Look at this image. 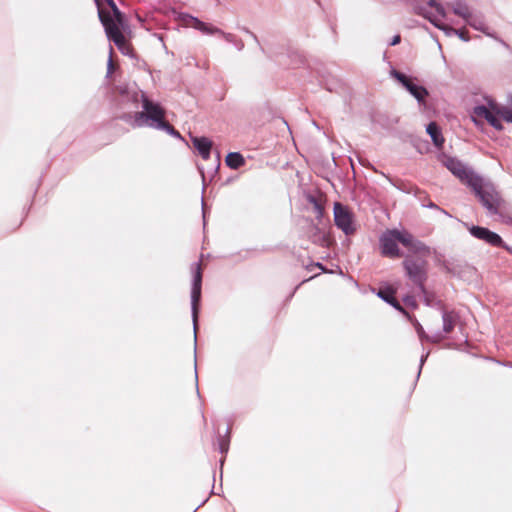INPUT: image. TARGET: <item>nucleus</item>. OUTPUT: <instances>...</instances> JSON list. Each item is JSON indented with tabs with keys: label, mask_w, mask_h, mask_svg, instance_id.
<instances>
[{
	"label": "nucleus",
	"mask_w": 512,
	"mask_h": 512,
	"mask_svg": "<svg viewBox=\"0 0 512 512\" xmlns=\"http://www.w3.org/2000/svg\"><path fill=\"white\" fill-rule=\"evenodd\" d=\"M441 163L463 184L470 187L479 198L483 206L490 212L496 213L500 204V197L494 185L474 173L459 160L443 155L440 158Z\"/></svg>",
	"instance_id": "obj_1"
},
{
	"label": "nucleus",
	"mask_w": 512,
	"mask_h": 512,
	"mask_svg": "<svg viewBox=\"0 0 512 512\" xmlns=\"http://www.w3.org/2000/svg\"><path fill=\"white\" fill-rule=\"evenodd\" d=\"M107 3L109 6L108 11L98 6L99 18L105 27L108 38L115 43L123 54L129 55L131 49L124 35L128 25L113 0H107Z\"/></svg>",
	"instance_id": "obj_2"
},
{
	"label": "nucleus",
	"mask_w": 512,
	"mask_h": 512,
	"mask_svg": "<svg viewBox=\"0 0 512 512\" xmlns=\"http://www.w3.org/2000/svg\"><path fill=\"white\" fill-rule=\"evenodd\" d=\"M398 244H402L410 254L424 256L429 253V248L417 241L405 230H387L380 238L382 254L387 257H400Z\"/></svg>",
	"instance_id": "obj_3"
},
{
	"label": "nucleus",
	"mask_w": 512,
	"mask_h": 512,
	"mask_svg": "<svg viewBox=\"0 0 512 512\" xmlns=\"http://www.w3.org/2000/svg\"><path fill=\"white\" fill-rule=\"evenodd\" d=\"M416 13L428 19L435 27L442 30L446 35H457L461 40H470L467 30L454 29L442 22L447 14L444 7L435 0H412Z\"/></svg>",
	"instance_id": "obj_4"
},
{
	"label": "nucleus",
	"mask_w": 512,
	"mask_h": 512,
	"mask_svg": "<svg viewBox=\"0 0 512 512\" xmlns=\"http://www.w3.org/2000/svg\"><path fill=\"white\" fill-rule=\"evenodd\" d=\"M471 119L478 127H481L486 122L496 130H502L501 104L497 103L490 97H486L484 98L483 103L477 104L473 107Z\"/></svg>",
	"instance_id": "obj_5"
},
{
	"label": "nucleus",
	"mask_w": 512,
	"mask_h": 512,
	"mask_svg": "<svg viewBox=\"0 0 512 512\" xmlns=\"http://www.w3.org/2000/svg\"><path fill=\"white\" fill-rule=\"evenodd\" d=\"M140 98L143 110L134 114L133 125L157 128L165 120V110L159 104L149 100L143 93H140Z\"/></svg>",
	"instance_id": "obj_6"
},
{
	"label": "nucleus",
	"mask_w": 512,
	"mask_h": 512,
	"mask_svg": "<svg viewBox=\"0 0 512 512\" xmlns=\"http://www.w3.org/2000/svg\"><path fill=\"white\" fill-rule=\"evenodd\" d=\"M429 254L430 252L424 256L410 254L404 261V268L408 277L419 286L423 284L426 278L425 261L423 258Z\"/></svg>",
	"instance_id": "obj_7"
},
{
	"label": "nucleus",
	"mask_w": 512,
	"mask_h": 512,
	"mask_svg": "<svg viewBox=\"0 0 512 512\" xmlns=\"http://www.w3.org/2000/svg\"><path fill=\"white\" fill-rule=\"evenodd\" d=\"M334 221L346 235L354 233L356 229L352 213L340 203L334 204Z\"/></svg>",
	"instance_id": "obj_8"
},
{
	"label": "nucleus",
	"mask_w": 512,
	"mask_h": 512,
	"mask_svg": "<svg viewBox=\"0 0 512 512\" xmlns=\"http://www.w3.org/2000/svg\"><path fill=\"white\" fill-rule=\"evenodd\" d=\"M182 21H183V24L185 26L197 29V30L201 31L204 34H207V35H221L227 41H232V35L231 34L225 33L221 29H219V28H217V27H215V26H213L211 24L205 23V22L199 20L198 18H195V17L190 16V15H186V16H184L182 18Z\"/></svg>",
	"instance_id": "obj_9"
},
{
	"label": "nucleus",
	"mask_w": 512,
	"mask_h": 512,
	"mask_svg": "<svg viewBox=\"0 0 512 512\" xmlns=\"http://www.w3.org/2000/svg\"><path fill=\"white\" fill-rule=\"evenodd\" d=\"M391 75L398 80L420 103L424 102L428 92L423 86L417 85L412 79L398 71L393 70Z\"/></svg>",
	"instance_id": "obj_10"
},
{
	"label": "nucleus",
	"mask_w": 512,
	"mask_h": 512,
	"mask_svg": "<svg viewBox=\"0 0 512 512\" xmlns=\"http://www.w3.org/2000/svg\"><path fill=\"white\" fill-rule=\"evenodd\" d=\"M201 283H202V272L200 264H196L194 276H193V285L191 292V304H192V316L194 329L196 330L197 325V305L201 296Z\"/></svg>",
	"instance_id": "obj_11"
},
{
	"label": "nucleus",
	"mask_w": 512,
	"mask_h": 512,
	"mask_svg": "<svg viewBox=\"0 0 512 512\" xmlns=\"http://www.w3.org/2000/svg\"><path fill=\"white\" fill-rule=\"evenodd\" d=\"M470 233L474 237L484 240L494 246H499L502 242L501 237L498 234L483 227L473 226L470 228Z\"/></svg>",
	"instance_id": "obj_12"
},
{
	"label": "nucleus",
	"mask_w": 512,
	"mask_h": 512,
	"mask_svg": "<svg viewBox=\"0 0 512 512\" xmlns=\"http://www.w3.org/2000/svg\"><path fill=\"white\" fill-rule=\"evenodd\" d=\"M395 294H396V288H394L392 286H387V287H384V288H380L378 293H377V295L382 300H384L385 302L389 303L390 305H392L397 310H399V311L403 312L405 315H407V313L403 310V308L400 306V304L395 299Z\"/></svg>",
	"instance_id": "obj_13"
},
{
	"label": "nucleus",
	"mask_w": 512,
	"mask_h": 512,
	"mask_svg": "<svg viewBox=\"0 0 512 512\" xmlns=\"http://www.w3.org/2000/svg\"><path fill=\"white\" fill-rule=\"evenodd\" d=\"M192 142L203 159H208L210 157L212 142L208 138L193 137Z\"/></svg>",
	"instance_id": "obj_14"
},
{
	"label": "nucleus",
	"mask_w": 512,
	"mask_h": 512,
	"mask_svg": "<svg viewBox=\"0 0 512 512\" xmlns=\"http://www.w3.org/2000/svg\"><path fill=\"white\" fill-rule=\"evenodd\" d=\"M449 7L452 9L453 13L467 22V20L470 18V16L473 14L470 10L469 6L462 2V1H456L454 3L449 4Z\"/></svg>",
	"instance_id": "obj_15"
},
{
	"label": "nucleus",
	"mask_w": 512,
	"mask_h": 512,
	"mask_svg": "<svg viewBox=\"0 0 512 512\" xmlns=\"http://www.w3.org/2000/svg\"><path fill=\"white\" fill-rule=\"evenodd\" d=\"M426 131L430 135L434 145L437 148H441L444 144V138L437 124L435 122H431L428 124Z\"/></svg>",
	"instance_id": "obj_16"
},
{
	"label": "nucleus",
	"mask_w": 512,
	"mask_h": 512,
	"mask_svg": "<svg viewBox=\"0 0 512 512\" xmlns=\"http://www.w3.org/2000/svg\"><path fill=\"white\" fill-rule=\"evenodd\" d=\"M475 30L481 31L489 37H494L488 30L487 26L484 23V20L481 16L472 14L470 18L466 22Z\"/></svg>",
	"instance_id": "obj_17"
},
{
	"label": "nucleus",
	"mask_w": 512,
	"mask_h": 512,
	"mask_svg": "<svg viewBox=\"0 0 512 512\" xmlns=\"http://www.w3.org/2000/svg\"><path fill=\"white\" fill-rule=\"evenodd\" d=\"M410 321L414 325V327H415V329L417 331V334H418V336L420 337L421 340L426 339V340H429V341H432V342H439L442 339V334L441 333H434L431 336H429V335H427L425 333L422 325L416 319L410 318Z\"/></svg>",
	"instance_id": "obj_18"
},
{
	"label": "nucleus",
	"mask_w": 512,
	"mask_h": 512,
	"mask_svg": "<svg viewBox=\"0 0 512 512\" xmlns=\"http://www.w3.org/2000/svg\"><path fill=\"white\" fill-rule=\"evenodd\" d=\"M442 319H443V329L439 333L442 334V338H443L444 335L450 333L454 329L455 322H456V316L453 312H444L442 315Z\"/></svg>",
	"instance_id": "obj_19"
},
{
	"label": "nucleus",
	"mask_w": 512,
	"mask_h": 512,
	"mask_svg": "<svg viewBox=\"0 0 512 512\" xmlns=\"http://www.w3.org/2000/svg\"><path fill=\"white\" fill-rule=\"evenodd\" d=\"M225 162L231 169H238L245 164V159L240 153L231 152L226 156Z\"/></svg>",
	"instance_id": "obj_20"
},
{
	"label": "nucleus",
	"mask_w": 512,
	"mask_h": 512,
	"mask_svg": "<svg viewBox=\"0 0 512 512\" xmlns=\"http://www.w3.org/2000/svg\"><path fill=\"white\" fill-rule=\"evenodd\" d=\"M512 123V103L510 105H501V122Z\"/></svg>",
	"instance_id": "obj_21"
},
{
	"label": "nucleus",
	"mask_w": 512,
	"mask_h": 512,
	"mask_svg": "<svg viewBox=\"0 0 512 512\" xmlns=\"http://www.w3.org/2000/svg\"><path fill=\"white\" fill-rule=\"evenodd\" d=\"M156 129L164 130L168 134H170L174 137L181 138V135L179 134V132L176 131L170 124L165 122V120L162 121Z\"/></svg>",
	"instance_id": "obj_22"
},
{
	"label": "nucleus",
	"mask_w": 512,
	"mask_h": 512,
	"mask_svg": "<svg viewBox=\"0 0 512 512\" xmlns=\"http://www.w3.org/2000/svg\"><path fill=\"white\" fill-rule=\"evenodd\" d=\"M420 289H421V291L423 293L425 303L428 306L433 305L434 296L431 293H429L428 291H426L422 285L420 286Z\"/></svg>",
	"instance_id": "obj_23"
},
{
	"label": "nucleus",
	"mask_w": 512,
	"mask_h": 512,
	"mask_svg": "<svg viewBox=\"0 0 512 512\" xmlns=\"http://www.w3.org/2000/svg\"><path fill=\"white\" fill-rule=\"evenodd\" d=\"M219 450L222 454L226 453L229 448V441L225 438L219 439Z\"/></svg>",
	"instance_id": "obj_24"
},
{
	"label": "nucleus",
	"mask_w": 512,
	"mask_h": 512,
	"mask_svg": "<svg viewBox=\"0 0 512 512\" xmlns=\"http://www.w3.org/2000/svg\"><path fill=\"white\" fill-rule=\"evenodd\" d=\"M404 303L407 305V306H410V307H413L415 308L417 305H416V301L413 297L411 296H407L404 298Z\"/></svg>",
	"instance_id": "obj_25"
},
{
	"label": "nucleus",
	"mask_w": 512,
	"mask_h": 512,
	"mask_svg": "<svg viewBox=\"0 0 512 512\" xmlns=\"http://www.w3.org/2000/svg\"><path fill=\"white\" fill-rule=\"evenodd\" d=\"M112 52H113V48L110 47V58H109V61H108V74H110L112 72V69H113Z\"/></svg>",
	"instance_id": "obj_26"
},
{
	"label": "nucleus",
	"mask_w": 512,
	"mask_h": 512,
	"mask_svg": "<svg viewBox=\"0 0 512 512\" xmlns=\"http://www.w3.org/2000/svg\"><path fill=\"white\" fill-rule=\"evenodd\" d=\"M400 41H401L400 35H396L393 37L392 41L390 42V45L395 46V45L399 44Z\"/></svg>",
	"instance_id": "obj_27"
}]
</instances>
